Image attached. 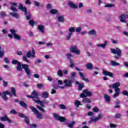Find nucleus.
<instances>
[{
  "label": "nucleus",
  "mask_w": 128,
  "mask_h": 128,
  "mask_svg": "<svg viewBox=\"0 0 128 128\" xmlns=\"http://www.w3.org/2000/svg\"><path fill=\"white\" fill-rule=\"evenodd\" d=\"M64 84V82H62V80H58V86H62Z\"/></svg>",
  "instance_id": "60"
},
{
  "label": "nucleus",
  "mask_w": 128,
  "mask_h": 128,
  "mask_svg": "<svg viewBox=\"0 0 128 128\" xmlns=\"http://www.w3.org/2000/svg\"><path fill=\"white\" fill-rule=\"evenodd\" d=\"M58 20L60 22H64V17L62 16H59L57 17Z\"/></svg>",
  "instance_id": "27"
},
{
  "label": "nucleus",
  "mask_w": 128,
  "mask_h": 128,
  "mask_svg": "<svg viewBox=\"0 0 128 128\" xmlns=\"http://www.w3.org/2000/svg\"><path fill=\"white\" fill-rule=\"evenodd\" d=\"M16 68L18 72H22V64L20 63L18 64L17 65Z\"/></svg>",
  "instance_id": "33"
},
{
  "label": "nucleus",
  "mask_w": 128,
  "mask_h": 128,
  "mask_svg": "<svg viewBox=\"0 0 128 128\" xmlns=\"http://www.w3.org/2000/svg\"><path fill=\"white\" fill-rule=\"evenodd\" d=\"M10 92L11 94H12L13 96H16V88H11Z\"/></svg>",
  "instance_id": "25"
},
{
  "label": "nucleus",
  "mask_w": 128,
  "mask_h": 128,
  "mask_svg": "<svg viewBox=\"0 0 128 128\" xmlns=\"http://www.w3.org/2000/svg\"><path fill=\"white\" fill-rule=\"evenodd\" d=\"M70 52H73V54H77L78 56H80V51L76 45L70 46Z\"/></svg>",
  "instance_id": "7"
},
{
  "label": "nucleus",
  "mask_w": 128,
  "mask_h": 128,
  "mask_svg": "<svg viewBox=\"0 0 128 128\" xmlns=\"http://www.w3.org/2000/svg\"><path fill=\"white\" fill-rule=\"evenodd\" d=\"M119 18H120V22H124V23L126 22V15H124V14H122V15L120 16Z\"/></svg>",
  "instance_id": "15"
},
{
  "label": "nucleus",
  "mask_w": 128,
  "mask_h": 128,
  "mask_svg": "<svg viewBox=\"0 0 128 128\" xmlns=\"http://www.w3.org/2000/svg\"><path fill=\"white\" fill-rule=\"evenodd\" d=\"M74 104L76 106V108H78L80 106H82V104L80 103V101L78 100H76L74 102Z\"/></svg>",
  "instance_id": "37"
},
{
  "label": "nucleus",
  "mask_w": 128,
  "mask_h": 128,
  "mask_svg": "<svg viewBox=\"0 0 128 128\" xmlns=\"http://www.w3.org/2000/svg\"><path fill=\"white\" fill-rule=\"evenodd\" d=\"M86 68L88 70H92V63H88L86 65Z\"/></svg>",
  "instance_id": "38"
},
{
  "label": "nucleus",
  "mask_w": 128,
  "mask_h": 128,
  "mask_svg": "<svg viewBox=\"0 0 128 128\" xmlns=\"http://www.w3.org/2000/svg\"><path fill=\"white\" fill-rule=\"evenodd\" d=\"M92 93L88 90L86 89L84 90L83 93L80 94L81 98H86L87 96H92Z\"/></svg>",
  "instance_id": "9"
},
{
  "label": "nucleus",
  "mask_w": 128,
  "mask_h": 128,
  "mask_svg": "<svg viewBox=\"0 0 128 128\" xmlns=\"http://www.w3.org/2000/svg\"><path fill=\"white\" fill-rule=\"evenodd\" d=\"M84 86V83H82L81 84H79L78 86V90H82Z\"/></svg>",
  "instance_id": "40"
},
{
  "label": "nucleus",
  "mask_w": 128,
  "mask_h": 128,
  "mask_svg": "<svg viewBox=\"0 0 128 128\" xmlns=\"http://www.w3.org/2000/svg\"><path fill=\"white\" fill-rule=\"evenodd\" d=\"M70 68H74L75 66H74V61L70 60Z\"/></svg>",
  "instance_id": "49"
},
{
  "label": "nucleus",
  "mask_w": 128,
  "mask_h": 128,
  "mask_svg": "<svg viewBox=\"0 0 128 128\" xmlns=\"http://www.w3.org/2000/svg\"><path fill=\"white\" fill-rule=\"evenodd\" d=\"M24 118L26 124H30V118H28V116H26Z\"/></svg>",
  "instance_id": "42"
},
{
  "label": "nucleus",
  "mask_w": 128,
  "mask_h": 128,
  "mask_svg": "<svg viewBox=\"0 0 128 128\" xmlns=\"http://www.w3.org/2000/svg\"><path fill=\"white\" fill-rule=\"evenodd\" d=\"M18 116L20 118H24L26 116V115H24L22 113H19Z\"/></svg>",
  "instance_id": "56"
},
{
  "label": "nucleus",
  "mask_w": 128,
  "mask_h": 128,
  "mask_svg": "<svg viewBox=\"0 0 128 128\" xmlns=\"http://www.w3.org/2000/svg\"><path fill=\"white\" fill-rule=\"evenodd\" d=\"M22 68L23 70H24L27 76L30 78V70L28 69V65L26 64H22Z\"/></svg>",
  "instance_id": "11"
},
{
  "label": "nucleus",
  "mask_w": 128,
  "mask_h": 128,
  "mask_svg": "<svg viewBox=\"0 0 128 128\" xmlns=\"http://www.w3.org/2000/svg\"><path fill=\"white\" fill-rule=\"evenodd\" d=\"M0 120L1 122H8L9 124H12V122L8 118L6 114L4 115V116L0 117Z\"/></svg>",
  "instance_id": "12"
},
{
  "label": "nucleus",
  "mask_w": 128,
  "mask_h": 128,
  "mask_svg": "<svg viewBox=\"0 0 128 128\" xmlns=\"http://www.w3.org/2000/svg\"><path fill=\"white\" fill-rule=\"evenodd\" d=\"M74 124H76V122L72 121L70 124H67V126L69 128H72Z\"/></svg>",
  "instance_id": "39"
},
{
  "label": "nucleus",
  "mask_w": 128,
  "mask_h": 128,
  "mask_svg": "<svg viewBox=\"0 0 128 128\" xmlns=\"http://www.w3.org/2000/svg\"><path fill=\"white\" fill-rule=\"evenodd\" d=\"M122 94L124 96H128V90H124V91H123Z\"/></svg>",
  "instance_id": "61"
},
{
  "label": "nucleus",
  "mask_w": 128,
  "mask_h": 128,
  "mask_svg": "<svg viewBox=\"0 0 128 128\" xmlns=\"http://www.w3.org/2000/svg\"><path fill=\"white\" fill-rule=\"evenodd\" d=\"M66 56L67 58V60H68L70 62V60H72V58H74V56L70 53L67 54H66Z\"/></svg>",
  "instance_id": "31"
},
{
  "label": "nucleus",
  "mask_w": 128,
  "mask_h": 128,
  "mask_svg": "<svg viewBox=\"0 0 128 128\" xmlns=\"http://www.w3.org/2000/svg\"><path fill=\"white\" fill-rule=\"evenodd\" d=\"M57 76H60V78H62L64 76V74L62 73V71L60 70H58L57 72Z\"/></svg>",
  "instance_id": "34"
},
{
  "label": "nucleus",
  "mask_w": 128,
  "mask_h": 128,
  "mask_svg": "<svg viewBox=\"0 0 128 128\" xmlns=\"http://www.w3.org/2000/svg\"><path fill=\"white\" fill-rule=\"evenodd\" d=\"M10 14L14 18H20V15L17 12H10Z\"/></svg>",
  "instance_id": "29"
},
{
  "label": "nucleus",
  "mask_w": 128,
  "mask_h": 128,
  "mask_svg": "<svg viewBox=\"0 0 128 128\" xmlns=\"http://www.w3.org/2000/svg\"><path fill=\"white\" fill-rule=\"evenodd\" d=\"M63 82L64 84V86H58V88H61V90H64V88H72V80H70L68 79H65Z\"/></svg>",
  "instance_id": "4"
},
{
  "label": "nucleus",
  "mask_w": 128,
  "mask_h": 128,
  "mask_svg": "<svg viewBox=\"0 0 128 128\" xmlns=\"http://www.w3.org/2000/svg\"><path fill=\"white\" fill-rule=\"evenodd\" d=\"M102 74H104L106 76H110V78H112V76H114V74H112V72L106 71L104 70H102Z\"/></svg>",
  "instance_id": "18"
},
{
  "label": "nucleus",
  "mask_w": 128,
  "mask_h": 128,
  "mask_svg": "<svg viewBox=\"0 0 128 128\" xmlns=\"http://www.w3.org/2000/svg\"><path fill=\"white\" fill-rule=\"evenodd\" d=\"M10 33H11L14 36L16 34V30H14V29H10Z\"/></svg>",
  "instance_id": "45"
},
{
  "label": "nucleus",
  "mask_w": 128,
  "mask_h": 128,
  "mask_svg": "<svg viewBox=\"0 0 128 128\" xmlns=\"http://www.w3.org/2000/svg\"><path fill=\"white\" fill-rule=\"evenodd\" d=\"M54 118H55V120H59L60 122H66V118L64 117H62V116H59L58 114L54 113Z\"/></svg>",
  "instance_id": "10"
},
{
  "label": "nucleus",
  "mask_w": 128,
  "mask_h": 128,
  "mask_svg": "<svg viewBox=\"0 0 128 128\" xmlns=\"http://www.w3.org/2000/svg\"><path fill=\"white\" fill-rule=\"evenodd\" d=\"M110 50L112 54H117L114 56V58H116L117 60L120 58L122 57V50H120V49L116 48V49L111 48Z\"/></svg>",
  "instance_id": "3"
},
{
  "label": "nucleus",
  "mask_w": 128,
  "mask_h": 128,
  "mask_svg": "<svg viewBox=\"0 0 128 128\" xmlns=\"http://www.w3.org/2000/svg\"><path fill=\"white\" fill-rule=\"evenodd\" d=\"M69 33L67 36H66V40H70V38H72V35L76 32V29L74 27H70L68 30Z\"/></svg>",
  "instance_id": "8"
},
{
  "label": "nucleus",
  "mask_w": 128,
  "mask_h": 128,
  "mask_svg": "<svg viewBox=\"0 0 128 128\" xmlns=\"http://www.w3.org/2000/svg\"><path fill=\"white\" fill-rule=\"evenodd\" d=\"M114 4H108L104 5L105 8H114Z\"/></svg>",
  "instance_id": "44"
},
{
  "label": "nucleus",
  "mask_w": 128,
  "mask_h": 128,
  "mask_svg": "<svg viewBox=\"0 0 128 128\" xmlns=\"http://www.w3.org/2000/svg\"><path fill=\"white\" fill-rule=\"evenodd\" d=\"M14 38L16 40H20V36L17 34L14 36Z\"/></svg>",
  "instance_id": "48"
},
{
  "label": "nucleus",
  "mask_w": 128,
  "mask_h": 128,
  "mask_svg": "<svg viewBox=\"0 0 128 128\" xmlns=\"http://www.w3.org/2000/svg\"><path fill=\"white\" fill-rule=\"evenodd\" d=\"M32 96H33V98L38 99V92L34 90L32 92Z\"/></svg>",
  "instance_id": "20"
},
{
  "label": "nucleus",
  "mask_w": 128,
  "mask_h": 128,
  "mask_svg": "<svg viewBox=\"0 0 128 128\" xmlns=\"http://www.w3.org/2000/svg\"><path fill=\"white\" fill-rule=\"evenodd\" d=\"M68 6H70V8H78V5L74 4L72 2L69 1L68 3Z\"/></svg>",
  "instance_id": "13"
},
{
  "label": "nucleus",
  "mask_w": 128,
  "mask_h": 128,
  "mask_svg": "<svg viewBox=\"0 0 128 128\" xmlns=\"http://www.w3.org/2000/svg\"><path fill=\"white\" fill-rule=\"evenodd\" d=\"M110 128H116V125L114 124H110Z\"/></svg>",
  "instance_id": "62"
},
{
  "label": "nucleus",
  "mask_w": 128,
  "mask_h": 128,
  "mask_svg": "<svg viewBox=\"0 0 128 128\" xmlns=\"http://www.w3.org/2000/svg\"><path fill=\"white\" fill-rule=\"evenodd\" d=\"M27 58H36V52L34 51V49L32 48V51L28 50L26 54V56H24L22 58V60L24 62H26L30 64V60H28Z\"/></svg>",
  "instance_id": "2"
},
{
  "label": "nucleus",
  "mask_w": 128,
  "mask_h": 128,
  "mask_svg": "<svg viewBox=\"0 0 128 128\" xmlns=\"http://www.w3.org/2000/svg\"><path fill=\"white\" fill-rule=\"evenodd\" d=\"M0 18H4L6 16V14L4 12H0Z\"/></svg>",
  "instance_id": "41"
},
{
  "label": "nucleus",
  "mask_w": 128,
  "mask_h": 128,
  "mask_svg": "<svg viewBox=\"0 0 128 128\" xmlns=\"http://www.w3.org/2000/svg\"><path fill=\"white\" fill-rule=\"evenodd\" d=\"M30 18H32V14H30V12H29L26 16V18L28 20H30Z\"/></svg>",
  "instance_id": "51"
},
{
  "label": "nucleus",
  "mask_w": 128,
  "mask_h": 128,
  "mask_svg": "<svg viewBox=\"0 0 128 128\" xmlns=\"http://www.w3.org/2000/svg\"><path fill=\"white\" fill-rule=\"evenodd\" d=\"M29 24L32 28H34V20H30L29 21Z\"/></svg>",
  "instance_id": "47"
},
{
  "label": "nucleus",
  "mask_w": 128,
  "mask_h": 128,
  "mask_svg": "<svg viewBox=\"0 0 128 128\" xmlns=\"http://www.w3.org/2000/svg\"><path fill=\"white\" fill-rule=\"evenodd\" d=\"M104 98L107 102H110V97L108 94L104 95Z\"/></svg>",
  "instance_id": "35"
},
{
  "label": "nucleus",
  "mask_w": 128,
  "mask_h": 128,
  "mask_svg": "<svg viewBox=\"0 0 128 128\" xmlns=\"http://www.w3.org/2000/svg\"><path fill=\"white\" fill-rule=\"evenodd\" d=\"M76 32H80L82 31V27H78L76 28Z\"/></svg>",
  "instance_id": "59"
},
{
  "label": "nucleus",
  "mask_w": 128,
  "mask_h": 128,
  "mask_svg": "<svg viewBox=\"0 0 128 128\" xmlns=\"http://www.w3.org/2000/svg\"><path fill=\"white\" fill-rule=\"evenodd\" d=\"M50 12L51 14H56L58 12V10L56 9H51Z\"/></svg>",
  "instance_id": "30"
},
{
  "label": "nucleus",
  "mask_w": 128,
  "mask_h": 128,
  "mask_svg": "<svg viewBox=\"0 0 128 128\" xmlns=\"http://www.w3.org/2000/svg\"><path fill=\"white\" fill-rule=\"evenodd\" d=\"M41 96L42 98H48V92H43Z\"/></svg>",
  "instance_id": "24"
},
{
  "label": "nucleus",
  "mask_w": 128,
  "mask_h": 128,
  "mask_svg": "<svg viewBox=\"0 0 128 128\" xmlns=\"http://www.w3.org/2000/svg\"><path fill=\"white\" fill-rule=\"evenodd\" d=\"M60 108L62 109V110H66V106L64 104H60Z\"/></svg>",
  "instance_id": "58"
},
{
  "label": "nucleus",
  "mask_w": 128,
  "mask_h": 128,
  "mask_svg": "<svg viewBox=\"0 0 128 128\" xmlns=\"http://www.w3.org/2000/svg\"><path fill=\"white\" fill-rule=\"evenodd\" d=\"M20 62L18 61V60H12V64H17V65H18V64H20Z\"/></svg>",
  "instance_id": "43"
},
{
  "label": "nucleus",
  "mask_w": 128,
  "mask_h": 128,
  "mask_svg": "<svg viewBox=\"0 0 128 128\" xmlns=\"http://www.w3.org/2000/svg\"><path fill=\"white\" fill-rule=\"evenodd\" d=\"M37 106V108H38V110H40V112H44V109L38 106Z\"/></svg>",
  "instance_id": "54"
},
{
  "label": "nucleus",
  "mask_w": 128,
  "mask_h": 128,
  "mask_svg": "<svg viewBox=\"0 0 128 128\" xmlns=\"http://www.w3.org/2000/svg\"><path fill=\"white\" fill-rule=\"evenodd\" d=\"M33 2L34 4L36 6L38 7V6H40V2L36 1H34Z\"/></svg>",
  "instance_id": "53"
},
{
  "label": "nucleus",
  "mask_w": 128,
  "mask_h": 128,
  "mask_svg": "<svg viewBox=\"0 0 128 128\" xmlns=\"http://www.w3.org/2000/svg\"><path fill=\"white\" fill-rule=\"evenodd\" d=\"M88 34L89 36H96V32L94 30H89L88 32Z\"/></svg>",
  "instance_id": "26"
},
{
  "label": "nucleus",
  "mask_w": 128,
  "mask_h": 128,
  "mask_svg": "<svg viewBox=\"0 0 128 128\" xmlns=\"http://www.w3.org/2000/svg\"><path fill=\"white\" fill-rule=\"evenodd\" d=\"M102 118V114H100L97 117H94V116L91 117L93 122H98V120H101Z\"/></svg>",
  "instance_id": "17"
},
{
  "label": "nucleus",
  "mask_w": 128,
  "mask_h": 128,
  "mask_svg": "<svg viewBox=\"0 0 128 128\" xmlns=\"http://www.w3.org/2000/svg\"><path fill=\"white\" fill-rule=\"evenodd\" d=\"M120 86V82H117L116 83H114L113 84L110 85V88H114L115 90V94L113 96V98H116V96H120V89L118 88V86Z\"/></svg>",
  "instance_id": "1"
},
{
  "label": "nucleus",
  "mask_w": 128,
  "mask_h": 128,
  "mask_svg": "<svg viewBox=\"0 0 128 128\" xmlns=\"http://www.w3.org/2000/svg\"><path fill=\"white\" fill-rule=\"evenodd\" d=\"M18 8L19 10H21L22 12H24L25 16H26V14H28V10L26 9V8L24 7V6H22L21 4H20Z\"/></svg>",
  "instance_id": "16"
},
{
  "label": "nucleus",
  "mask_w": 128,
  "mask_h": 128,
  "mask_svg": "<svg viewBox=\"0 0 128 128\" xmlns=\"http://www.w3.org/2000/svg\"><path fill=\"white\" fill-rule=\"evenodd\" d=\"M10 10H11L12 12H18V9H16V8L12 6L10 8Z\"/></svg>",
  "instance_id": "50"
},
{
  "label": "nucleus",
  "mask_w": 128,
  "mask_h": 128,
  "mask_svg": "<svg viewBox=\"0 0 128 128\" xmlns=\"http://www.w3.org/2000/svg\"><path fill=\"white\" fill-rule=\"evenodd\" d=\"M42 60L40 59H37L35 62V64H40Z\"/></svg>",
  "instance_id": "63"
},
{
  "label": "nucleus",
  "mask_w": 128,
  "mask_h": 128,
  "mask_svg": "<svg viewBox=\"0 0 128 128\" xmlns=\"http://www.w3.org/2000/svg\"><path fill=\"white\" fill-rule=\"evenodd\" d=\"M110 64H111V66H120V63H118L116 61L112 60L110 62Z\"/></svg>",
  "instance_id": "36"
},
{
  "label": "nucleus",
  "mask_w": 128,
  "mask_h": 128,
  "mask_svg": "<svg viewBox=\"0 0 128 128\" xmlns=\"http://www.w3.org/2000/svg\"><path fill=\"white\" fill-rule=\"evenodd\" d=\"M10 114H16L17 112L15 110L13 109V110H11V111L10 112Z\"/></svg>",
  "instance_id": "55"
},
{
  "label": "nucleus",
  "mask_w": 128,
  "mask_h": 128,
  "mask_svg": "<svg viewBox=\"0 0 128 128\" xmlns=\"http://www.w3.org/2000/svg\"><path fill=\"white\" fill-rule=\"evenodd\" d=\"M82 102H84V104H90L92 102V101L86 98H84L82 100Z\"/></svg>",
  "instance_id": "23"
},
{
  "label": "nucleus",
  "mask_w": 128,
  "mask_h": 128,
  "mask_svg": "<svg viewBox=\"0 0 128 128\" xmlns=\"http://www.w3.org/2000/svg\"><path fill=\"white\" fill-rule=\"evenodd\" d=\"M76 76V72H73L71 74V78H74Z\"/></svg>",
  "instance_id": "64"
},
{
  "label": "nucleus",
  "mask_w": 128,
  "mask_h": 128,
  "mask_svg": "<svg viewBox=\"0 0 128 128\" xmlns=\"http://www.w3.org/2000/svg\"><path fill=\"white\" fill-rule=\"evenodd\" d=\"M38 30H39L40 32L42 34L44 33V26L42 25H38Z\"/></svg>",
  "instance_id": "22"
},
{
  "label": "nucleus",
  "mask_w": 128,
  "mask_h": 128,
  "mask_svg": "<svg viewBox=\"0 0 128 128\" xmlns=\"http://www.w3.org/2000/svg\"><path fill=\"white\" fill-rule=\"evenodd\" d=\"M106 20L107 22H110L112 20V16L110 15H108L106 17Z\"/></svg>",
  "instance_id": "46"
},
{
  "label": "nucleus",
  "mask_w": 128,
  "mask_h": 128,
  "mask_svg": "<svg viewBox=\"0 0 128 128\" xmlns=\"http://www.w3.org/2000/svg\"><path fill=\"white\" fill-rule=\"evenodd\" d=\"M78 74L81 78V80H85V82H89L88 79V78H86V77H84V75L82 72H78Z\"/></svg>",
  "instance_id": "19"
},
{
  "label": "nucleus",
  "mask_w": 128,
  "mask_h": 128,
  "mask_svg": "<svg viewBox=\"0 0 128 128\" xmlns=\"http://www.w3.org/2000/svg\"><path fill=\"white\" fill-rule=\"evenodd\" d=\"M4 56V50L2 49V47L0 46V58H2Z\"/></svg>",
  "instance_id": "32"
},
{
  "label": "nucleus",
  "mask_w": 128,
  "mask_h": 128,
  "mask_svg": "<svg viewBox=\"0 0 128 128\" xmlns=\"http://www.w3.org/2000/svg\"><path fill=\"white\" fill-rule=\"evenodd\" d=\"M108 42L105 41L104 42V44H97L96 46L98 48H102L104 49L106 48V46H108Z\"/></svg>",
  "instance_id": "14"
},
{
  "label": "nucleus",
  "mask_w": 128,
  "mask_h": 128,
  "mask_svg": "<svg viewBox=\"0 0 128 128\" xmlns=\"http://www.w3.org/2000/svg\"><path fill=\"white\" fill-rule=\"evenodd\" d=\"M30 110H32V112H34V114L36 115L38 118L39 120H42V114L38 112V110H36V108L32 106H30Z\"/></svg>",
  "instance_id": "6"
},
{
  "label": "nucleus",
  "mask_w": 128,
  "mask_h": 128,
  "mask_svg": "<svg viewBox=\"0 0 128 128\" xmlns=\"http://www.w3.org/2000/svg\"><path fill=\"white\" fill-rule=\"evenodd\" d=\"M19 104H20V106H21L24 108H28V105L26 104V102L22 100L19 101Z\"/></svg>",
  "instance_id": "21"
},
{
  "label": "nucleus",
  "mask_w": 128,
  "mask_h": 128,
  "mask_svg": "<svg viewBox=\"0 0 128 128\" xmlns=\"http://www.w3.org/2000/svg\"><path fill=\"white\" fill-rule=\"evenodd\" d=\"M92 110L94 112H100V110L97 107H94L92 109Z\"/></svg>",
  "instance_id": "52"
},
{
  "label": "nucleus",
  "mask_w": 128,
  "mask_h": 128,
  "mask_svg": "<svg viewBox=\"0 0 128 128\" xmlns=\"http://www.w3.org/2000/svg\"><path fill=\"white\" fill-rule=\"evenodd\" d=\"M34 100V102H36L37 104H40V106H41L42 108H45L44 105V102L42 101H40V100Z\"/></svg>",
  "instance_id": "28"
},
{
  "label": "nucleus",
  "mask_w": 128,
  "mask_h": 128,
  "mask_svg": "<svg viewBox=\"0 0 128 128\" xmlns=\"http://www.w3.org/2000/svg\"><path fill=\"white\" fill-rule=\"evenodd\" d=\"M37 87L38 88H44V84H37Z\"/></svg>",
  "instance_id": "57"
},
{
  "label": "nucleus",
  "mask_w": 128,
  "mask_h": 128,
  "mask_svg": "<svg viewBox=\"0 0 128 128\" xmlns=\"http://www.w3.org/2000/svg\"><path fill=\"white\" fill-rule=\"evenodd\" d=\"M6 94L10 95V98H12V94L10 93V91L6 90L4 92H2L1 94V96H2V98L4 100V102H6L8 100V98L7 97Z\"/></svg>",
  "instance_id": "5"
}]
</instances>
